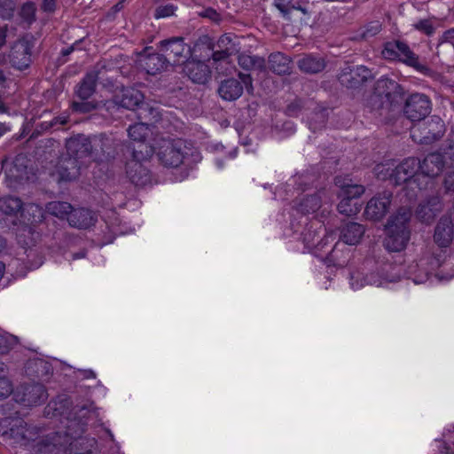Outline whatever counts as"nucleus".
<instances>
[{
  "label": "nucleus",
  "mask_w": 454,
  "mask_h": 454,
  "mask_svg": "<svg viewBox=\"0 0 454 454\" xmlns=\"http://www.w3.org/2000/svg\"><path fill=\"white\" fill-rule=\"evenodd\" d=\"M404 90L396 81L380 78L375 84L373 92L367 98L365 108L374 118L387 122L399 107Z\"/></svg>",
  "instance_id": "1"
},
{
  "label": "nucleus",
  "mask_w": 454,
  "mask_h": 454,
  "mask_svg": "<svg viewBox=\"0 0 454 454\" xmlns=\"http://www.w3.org/2000/svg\"><path fill=\"white\" fill-rule=\"evenodd\" d=\"M154 150L165 168H176L182 164L190 166L200 160L199 152L181 138L161 137L156 141Z\"/></svg>",
  "instance_id": "2"
},
{
  "label": "nucleus",
  "mask_w": 454,
  "mask_h": 454,
  "mask_svg": "<svg viewBox=\"0 0 454 454\" xmlns=\"http://www.w3.org/2000/svg\"><path fill=\"white\" fill-rule=\"evenodd\" d=\"M411 210L409 207H400L396 214L391 216L386 225L384 246L390 252L403 250L410 240L411 231L409 223Z\"/></svg>",
  "instance_id": "3"
},
{
  "label": "nucleus",
  "mask_w": 454,
  "mask_h": 454,
  "mask_svg": "<svg viewBox=\"0 0 454 454\" xmlns=\"http://www.w3.org/2000/svg\"><path fill=\"white\" fill-rule=\"evenodd\" d=\"M381 53L384 59L401 61L434 80H439L442 77L438 72L431 69L427 65L421 64L419 56L403 41L395 40L386 43Z\"/></svg>",
  "instance_id": "4"
},
{
  "label": "nucleus",
  "mask_w": 454,
  "mask_h": 454,
  "mask_svg": "<svg viewBox=\"0 0 454 454\" xmlns=\"http://www.w3.org/2000/svg\"><path fill=\"white\" fill-rule=\"evenodd\" d=\"M27 432L26 419L19 415L0 419V435L14 448H27Z\"/></svg>",
  "instance_id": "5"
},
{
  "label": "nucleus",
  "mask_w": 454,
  "mask_h": 454,
  "mask_svg": "<svg viewBox=\"0 0 454 454\" xmlns=\"http://www.w3.org/2000/svg\"><path fill=\"white\" fill-rule=\"evenodd\" d=\"M4 183L11 189H18L28 180V155L17 154L14 159L4 165Z\"/></svg>",
  "instance_id": "6"
},
{
  "label": "nucleus",
  "mask_w": 454,
  "mask_h": 454,
  "mask_svg": "<svg viewBox=\"0 0 454 454\" xmlns=\"http://www.w3.org/2000/svg\"><path fill=\"white\" fill-rule=\"evenodd\" d=\"M432 110V103L429 97L424 93L415 92L405 100L403 106L404 115L411 121L424 120Z\"/></svg>",
  "instance_id": "7"
},
{
  "label": "nucleus",
  "mask_w": 454,
  "mask_h": 454,
  "mask_svg": "<svg viewBox=\"0 0 454 454\" xmlns=\"http://www.w3.org/2000/svg\"><path fill=\"white\" fill-rule=\"evenodd\" d=\"M159 50L172 66L184 62L190 55V47L184 43L183 37H172L160 41Z\"/></svg>",
  "instance_id": "8"
},
{
  "label": "nucleus",
  "mask_w": 454,
  "mask_h": 454,
  "mask_svg": "<svg viewBox=\"0 0 454 454\" xmlns=\"http://www.w3.org/2000/svg\"><path fill=\"white\" fill-rule=\"evenodd\" d=\"M239 77L241 82L234 78L223 81L218 87L219 96L226 101H234L238 99L243 93V85L247 91L253 90V79L249 74L239 73Z\"/></svg>",
  "instance_id": "9"
},
{
  "label": "nucleus",
  "mask_w": 454,
  "mask_h": 454,
  "mask_svg": "<svg viewBox=\"0 0 454 454\" xmlns=\"http://www.w3.org/2000/svg\"><path fill=\"white\" fill-rule=\"evenodd\" d=\"M67 155L76 158L80 161L84 159L96 160L98 153L93 151V142L84 135H77L66 140Z\"/></svg>",
  "instance_id": "10"
},
{
  "label": "nucleus",
  "mask_w": 454,
  "mask_h": 454,
  "mask_svg": "<svg viewBox=\"0 0 454 454\" xmlns=\"http://www.w3.org/2000/svg\"><path fill=\"white\" fill-rule=\"evenodd\" d=\"M394 184L400 185L407 182H417L420 174L419 160L415 157L404 159L400 164L395 166Z\"/></svg>",
  "instance_id": "11"
},
{
  "label": "nucleus",
  "mask_w": 454,
  "mask_h": 454,
  "mask_svg": "<svg viewBox=\"0 0 454 454\" xmlns=\"http://www.w3.org/2000/svg\"><path fill=\"white\" fill-rule=\"evenodd\" d=\"M106 66L98 63L93 70L88 72L76 86L75 94L81 100L89 99L96 91L97 82L102 78Z\"/></svg>",
  "instance_id": "12"
},
{
  "label": "nucleus",
  "mask_w": 454,
  "mask_h": 454,
  "mask_svg": "<svg viewBox=\"0 0 454 454\" xmlns=\"http://www.w3.org/2000/svg\"><path fill=\"white\" fill-rule=\"evenodd\" d=\"M391 199L392 193L390 192H384L372 198L364 209L366 217L374 221L382 219L388 211Z\"/></svg>",
  "instance_id": "13"
},
{
  "label": "nucleus",
  "mask_w": 454,
  "mask_h": 454,
  "mask_svg": "<svg viewBox=\"0 0 454 454\" xmlns=\"http://www.w3.org/2000/svg\"><path fill=\"white\" fill-rule=\"evenodd\" d=\"M372 77V73L369 68L364 66H356L344 69L339 75V81L348 88H356Z\"/></svg>",
  "instance_id": "14"
},
{
  "label": "nucleus",
  "mask_w": 454,
  "mask_h": 454,
  "mask_svg": "<svg viewBox=\"0 0 454 454\" xmlns=\"http://www.w3.org/2000/svg\"><path fill=\"white\" fill-rule=\"evenodd\" d=\"M219 50L214 51L212 59L215 62L224 60L240 50V38L232 35H223L217 41Z\"/></svg>",
  "instance_id": "15"
},
{
  "label": "nucleus",
  "mask_w": 454,
  "mask_h": 454,
  "mask_svg": "<svg viewBox=\"0 0 454 454\" xmlns=\"http://www.w3.org/2000/svg\"><path fill=\"white\" fill-rule=\"evenodd\" d=\"M138 63L148 74H157L170 66L162 52L143 53L139 56Z\"/></svg>",
  "instance_id": "16"
},
{
  "label": "nucleus",
  "mask_w": 454,
  "mask_h": 454,
  "mask_svg": "<svg viewBox=\"0 0 454 454\" xmlns=\"http://www.w3.org/2000/svg\"><path fill=\"white\" fill-rule=\"evenodd\" d=\"M119 143L111 136L99 135L93 140V151L98 153L95 160H110L116 154Z\"/></svg>",
  "instance_id": "17"
},
{
  "label": "nucleus",
  "mask_w": 454,
  "mask_h": 454,
  "mask_svg": "<svg viewBox=\"0 0 454 454\" xmlns=\"http://www.w3.org/2000/svg\"><path fill=\"white\" fill-rule=\"evenodd\" d=\"M83 161L69 155L62 156L57 165V172L62 181L74 180L79 175Z\"/></svg>",
  "instance_id": "18"
},
{
  "label": "nucleus",
  "mask_w": 454,
  "mask_h": 454,
  "mask_svg": "<svg viewBox=\"0 0 454 454\" xmlns=\"http://www.w3.org/2000/svg\"><path fill=\"white\" fill-rule=\"evenodd\" d=\"M67 222L70 226L79 229L87 230L95 225L97 215L94 212L87 208H76L69 214Z\"/></svg>",
  "instance_id": "19"
},
{
  "label": "nucleus",
  "mask_w": 454,
  "mask_h": 454,
  "mask_svg": "<svg viewBox=\"0 0 454 454\" xmlns=\"http://www.w3.org/2000/svg\"><path fill=\"white\" fill-rule=\"evenodd\" d=\"M127 176L130 182L137 187H144L151 183L149 170L137 160H131L127 163Z\"/></svg>",
  "instance_id": "20"
},
{
  "label": "nucleus",
  "mask_w": 454,
  "mask_h": 454,
  "mask_svg": "<svg viewBox=\"0 0 454 454\" xmlns=\"http://www.w3.org/2000/svg\"><path fill=\"white\" fill-rule=\"evenodd\" d=\"M445 161L444 156L440 153H432L419 160V171L424 176H437L443 169Z\"/></svg>",
  "instance_id": "21"
},
{
  "label": "nucleus",
  "mask_w": 454,
  "mask_h": 454,
  "mask_svg": "<svg viewBox=\"0 0 454 454\" xmlns=\"http://www.w3.org/2000/svg\"><path fill=\"white\" fill-rule=\"evenodd\" d=\"M442 208V200L438 196H432L420 203L416 210L417 217L425 223H430Z\"/></svg>",
  "instance_id": "22"
},
{
  "label": "nucleus",
  "mask_w": 454,
  "mask_h": 454,
  "mask_svg": "<svg viewBox=\"0 0 454 454\" xmlns=\"http://www.w3.org/2000/svg\"><path fill=\"white\" fill-rule=\"evenodd\" d=\"M453 239V223L450 217H442L434 230V242L442 248L448 247Z\"/></svg>",
  "instance_id": "23"
},
{
  "label": "nucleus",
  "mask_w": 454,
  "mask_h": 454,
  "mask_svg": "<svg viewBox=\"0 0 454 454\" xmlns=\"http://www.w3.org/2000/svg\"><path fill=\"white\" fill-rule=\"evenodd\" d=\"M116 103L126 109L135 110L144 105V95L134 88H124L121 95L116 96Z\"/></svg>",
  "instance_id": "24"
},
{
  "label": "nucleus",
  "mask_w": 454,
  "mask_h": 454,
  "mask_svg": "<svg viewBox=\"0 0 454 454\" xmlns=\"http://www.w3.org/2000/svg\"><path fill=\"white\" fill-rule=\"evenodd\" d=\"M311 223L307 225L301 233V240L306 248L312 250L313 248L322 249L328 242L329 236L321 238V231H318Z\"/></svg>",
  "instance_id": "25"
},
{
  "label": "nucleus",
  "mask_w": 454,
  "mask_h": 454,
  "mask_svg": "<svg viewBox=\"0 0 454 454\" xmlns=\"http://www.w3.org/2000/svg\"><path fill=\"white\" fill-rule=\"evenodd\" d=\"M28 42L22 39L17 42L12 48L10 58L12 66L20 70L28 67Z\"/></svg>",
  "instance_id": "26"
},
{
  "label": "nucleus",
  "mask_w": 454,
  "mask_h": 454,
  "mask_svg": "<svg viewBox=\"0 0 454 454\" xmlns=\"http://www.w3.org/2000/svg\"><path fill=\"white\" fill-rule=\"evenodd\" d=\"M185 72L195 83L204 84L210 78L209 67L201 61H192L185 65Z\"/></svg>",
  "instance_id": "27"
},
{
  "label": "nucleus",
  "mask_w": 454,
  "mask_h": 454,
  "mask_svg": "<svg viewBox=\"0 0 454 454\" xmlns=\"http://www.w3.org/2000/svg\"><path fill=\"white\" fill-rule=\"evenodd\" d=\"M335 184L340 188L339 197L348 198L350 200H356L359 198L364 192V187L360 184H354L350 179L336 176L334 179Z\"/></svg>",
  "instance_id": "28"
},
{
  "label": "nucleus",
  "mask_w": 454,
  "mask_h": 454,
  "mask_svg": "<svg viewBox=\"0 0 454 454\" xmlns=\"http://www.w3.org/2000/svg\"><path fill=\"white\" fill-rule=\"evenodd\" d=\"M291 64V59L279 51L271 53L268 58L270 70L279 75L289 74Z\"/></svg>",
  "instance_id": "29"
},
{
  "label": "nucleus",
  "mask_w": 454,
  "mask_h": 454,
  "mask_svg": "<svg viewBox=\"0 0 454 454\" xmlns=\"http://www.w3.org/2000/svg\"><path fill=\"white\" fill-rule=\"evenodd\" d=\"M297 65L301 72L307 74H317L325 67V59L312 54L302 56L298 60Z\"/></svg>",
  "instance_id": "30"
},
{
  "label": "nucleus",
  "mask_w": 454,
  "mask_h": 454,
  "mask_svg": "<svg viewBox=\"0 0 454 454\" xmlns=\"http://www.w3.org/2000/svg\"><path fill=\"white\" fill-rule=\"evenodd\" d=\"M364 233V228L357 223H347L340 231V239L348 245L353 246L359 243Z\"/></svg>",
  "instance_id": "31"
},
{
  "label": "nucleus",
  "mask_w": 454,
  "mask_h": 454,
  "mask_svg": "<svg viewBox=\"0 0 454 454\" xmlns=\"http://www.w3.org/2000/svg\"><path fill=\"white\" fill-rule=\"evenodd\" d=\"M274 6L286 20H290V15L294 11H300L303 14H308L307 5L301 0H274Z\"/></svg>",
  "instance_id": "32"
},
{
  "label": "nucleus",
  "mask_w": 454,
  "mask_h": 454,
  "mask_svg": "<svg viewBox=\"0 0 454 454\" xmlns=\"http://www.w3.org/2000/svg\"><path fill=\"white\" fill-rule=\"evenodd\" d=\"M23 202L18 197L4 196L0 198V211L7 215H18L22 212Z\"/></svg>",
  "instance_id": "33"
},
{
  "label": "nucleus",
  "mask_w": 454,
  "mask_h": 454,
  "mask_svg": "<svg viewBox=\"0 0 454 454\" xmlns=\"http://www.w3.org/2000/svg\"><path fill=\"white\" fill-rule=\"evenodd\" d=\"M239 65L247 71L258 70L262 71L265 69V60L263 58L258 56H252L247 54H240L238 58Z\"/></svg>",
  "instance_id": "34"
},
{
  "label": "nucleus",
  "mask_w": 454,
  "mask_h": 454,
  "mask_svg": "<svg viewBox=\"0 0 454 454\" xmlns=\"http://www.w3.org/2000/svg\"><path fill=\"white\" fill-rule=\"evenodd\" d=\"M322 192H318L315 194L303 198L299 204V210L302 214H310L316 212L321 207Z\"/></svg>",
  "instance_id": "35"
},
{
  "label": "nucleus",
  "mask_w": 454,
  "mask_h": 454,
  "mask_svg": "<svg viewBox=\"0 0 454 454\" xmlns=\"http://www.w3.org/2000/svg\"><path fill=\"white\" fill-rule=\"evenodd\" d=\"M47 212L59 218H67L73 211V207L70 203L65 201H51L46 206Z\"/></svg>",
  "instance_id": "36"
},
{
  "label": "nucleus",
  "mask_w": 454,
  "mask_h": 454,
  "mask_svg": "<svg viewBox=\"0 0 454 454\" xmlns=\"http://www.w3.org/2000/svg\"><path fill=\"white\" fill-rule=\"evenodd\" d=\"M341 198V200L340 201V203L338 204V211L342 214V215H345L347 216H351V215H356L360 209H361V205L357 202V201H355L354 200H350L348 198H344V197H340Z\"/></svg>",
  "instance_id": "37"
},
{
  "label": "nucleus",
  "mask_w": 454,
  "mask_h": 454,
  "mask_svg": "<svg viewBox=\"0 0 454 454\" xmlns=\"http://www.w3.org/2000/svg\"><path fill=\"white\" fill-rule=\"evenodd\" d=\"M48 394L45 387L41 383L30 384V405L42 404L47 400Z\"/></svg>",
  "instance_id": "38"
},
{
  "label": "nucleus",
  "mask_w": 454,
  "mask_h": 454,
  "mask_svg": "<svg viewBox=\"0 0 454 454\" xmlns=\"http://www.w3.org/2000/svg\"><path fill=\"white\" fill-rule=\"evenodd\" d=\"M411 137L412 139L419 144H430L435 140H437L442 136V130H438L437 132H432L428 130L422 135V132L419 128H413L411 129Z\"/></svg>",
  "instance_id": "39"
},
{
  "label": "nucleus",
  "mask_w": 454,
  "mask_h": 454,
  "mask_svg": "<svg viewBox=\"0 0 454 454\" xmlns=\"http://www.w3.org/2000/svg\"><path fill=\"white\" fill-rule=\"evenodd\" d=\"M394 169L395 163L387 161L386 163L378 164L374 168L375 175L379 179L381 180H389L394 184Z\"/></svg>",
  "instance_id": "40"
},
{
  "label": "nucleus",
  "mask_w": 454,
  "mask_h": 454,
  "mask_svg": "<svg viewBox=\"0 0 454 454\" xmlns=\"http://www.w3.org/2000/svg\"><path fill=\"white\" fill-rule=\"evenodd\" d=\"M128 135L133 141L143 142L148 135V127L142 122L130 125L128 129Z\"/></svg>",
  "instance_id": "41"
},
{
  "label": "nucleus",
  "mask_w": 454,
  "mask_h": 454,
  "mask_svg": "<svg viewBox=\"0 0 454 454\" xmlns=\"http://www.w3.org/2000/svg\"><path fill=\"white\" fill-rule=\"evenodd\" d=\"M30 369H33L36 377L42 378L44 376H48L51 373V364L40 358H30Z\"/></svg>",
  "instance_id": "42"
},
{
  "label": "nucleus",
  "mask_w": 454,
  "mask_h": 454,
  "mask_svg": "<svg viewBox=\"0 0 454 454\" xmlns=\"http://www.w3.org/2000/svg\"><path fill=\"white\" fill-rule=\"evenodd\" d=\"M382 29V24L379 20H372L360 28V37L367 40L378 35Z\"/></svg>",
  "instance_id": "43"
},
{
  "label": "nucleus",
  "mask_w": 454,
  "mask_h": 454,
  "mask_svg": "<svg viewBox=\"0 0 454 454\" xmlns=\"http://www.w3.org/2000/svg\"><path fill=\"white\" fill-rule=\"evenodd\" d=\"M18 345V338L5 332H0V354H6Z\"/></svg>",
  "instance_id": "44"
},
{
  "label": "nucleus",
  "mask_w": 454,
  "mask_h": 454,
  "mask_svg": "<svg viewBox=\"0 0 454 454\" xmlns=\"http://www.w3.org/2000/svg\"><path fill=\"white\" fill-rule=\"evenodd\" d=\"M15 4L13 0H3L0 2V17L4 20H9L13 16Z\"/></svg>",
  "instance_id": "45"
},
{
  "label": "nucleus",
  "mask_w": 454,
  "mask_h": 454,
  "mask_svg": "<svg viewBox=\"0 0 454 454\" xmlns=\"http://www.w3.org/2000/svg\"><path fill=\"white\" fill-rule=\"evenodd\" d=\"M176 10V6L172 4L158 6L154 12V17L156 19L167 18L174 15Z\"/></svg>",
  "instance_id": "46"
},
{
  "label": "nucleus",
  "mask_w": 454,
  "mask_h": 454,
  "mask_svg": "<svg viewBox=\"0 0 454 454\" xmlns=\"http://www.w3.org/2000/svg\"><path fill=\"white\" fill-rule=\"evenodd\" d=\"M96 108V105L92 102L82 100L81 102L74 101L72 103V110L78 113H90Z\"/></svg>",
  "instance_id": "47"
},
{
  "label": "nucleus",
  "mask_w": 454,
  "mask_h": 454,
  "mask_svg": "<svg viewBox=\"0 0 454 454\" xmlns=\"http://www.w3.org/2000/svg\"><path fill=\"white\" fill-rule=\"evenodd\" d=\"M12 392V386L11 381L5 375H0V399L5 398Z\"/></svg>",
  "instance_id": "48"
},
{
  "label": "nucleus",
  "mask_w": 454,
  "mask_h": 454,
  "mask_svg": "<svg viewBox=\"0 0 454 454\" xmlns=\"http://www.w3.org/2000/svg\"><path fill=\"white\" fill-rule=\"evenodd\" d=\"M443 187L446 192H454V165L449 168L445 173Z\"/></svg>",
  "instance_id": "49"
},
{
  "label": "nucleus",
  "mask_w": 454,
  "mask_h": 454,
  "mask_svg": "<svg viewBox=\"0 0 454 454\" xmlns=\"http://www.w3.org/2000/svg\"><path fill=\"white\" fill-rule=\"evenodd\" d=\"M414 26L417 30L421 31L427 35H431L434 32V27L429 20H421Z\"/></svg>",
  "instance_id": "50"
},
{
  "label": "nucleus",
  "mask_w": 454,
  "mask_h": 454,
  "mask_svg": "<svg viewBox=\"0 0 454 454\" xmlns=\"http://www.w3.org/2000/svg\"><path fill=\"white\" fill-rule=\"evenodd\" d=\"M13 399L18 403H24L27 400V388L26 386H21L20 387L12 388Z\"/></svg>",
  "instance_id": "51"
},
{
  "label": "nucleus",
  "mask_w": 454,
  "mask_h": 454,
  "mask_svg": "<svg viewBox=\"0 0 454 454\" xmlns=\"http://www.w3.org/2000/svg\"><path fill=\"white\" fill-rule=\"evenodd\" d=\"M302 108V102L301 99H295L291 102L286 107V114L289 116H296Z\"/></svg>",
  "instance_id": "52"
},
{
  "label": "nucleus",
  "mask_w": 454,
  "mask_h": 454,
  "mask_svg": "<svg viewBox=\"0 0 454 454\" xmlns=\"http://www.w3.org/2000/svg\"><path fill=\"white\" fill-rule=\"evenodd\" d=\"M200 16L207 18L213 21H219L221 20L220 14L215 9L210 7L200 12Z\"/></svg>",
  "instance_id": "53"
},
{
  "label": "nucleus",
  "mask_w": 454,
  "mask_h": 454,
  "mask_svg": "<svg viewBox=\"0 0 454 454\" xmlns=\"http://www.w3.org/2000/svg\"><path fill=\"white\" fill-rule=\"evenodd\" d=\"M30 211H32L33 213L37 212V214H38L37 215H33V222L39 223L43 220V212L38 205L30 204Z\"/></svg>",
  "instance_id": "54"
},
{
  "label": "nucleus",
  "mask_w": 454,
  "mask_h": 454,
  "mask_svg": "<svg viewBox=\"0 0 454 454\" xmlns=\"http://www.w3.org/2000/svg\"><path fill=\"white\" fill-rule=\"evenodd\" d=\"M364 282L367 285H374V286H381L383 284V280L380 279L374 273H372L369 276L364 278Z\"/></svg>",
  "instance_id": "55"
},
{
  "label": "nucleus",
  "mask_w": 454,
  "mask_h": 454,
  "mask_svg": "<svg viewBox=\"0 0 454 454\" xmlns=\"http://www.w3.org/2000/svg\"><path fill=\"white\" fill-rule=\"evenodd\" d=\"M454 39V28L445 31L442 36L441 43L448 42Z\"/></svg>",
  "instance_id": "56"
},
{
  "label": "nucleus",
  "mask_w": 454,
  "mask_h": 454,
  "mask_svg": "<svg viewBox=\"0 0 454 454\" xmlns=\"http://www.w3.org/2000/svg\"><path fill=\"white\" fill-rule=\"evenodd\" d=\"M81 373L84 379H95L96 373L92 370H82Z\"/></svg>",
  "instance_id": "57"
},
{
  "label": "nucleus",
  "mask_w": 454,
  "mask_h": 454,
  "mask_svg": "<svg viewBox=\"0 0 454 454\" xmlns=\"http://www.w3.org/2000/svg\"><path fill=\"white\" fill-rule=\"evenodd\" d=\"M17 240L18 242L21 245L22 247H24L25 251L27 250V241H26V237L24 234L22 233H20V234H17Z\"/></svg>",
  "instance_id": "58"
},
{
  "label": "nucleus",
  "mask_w": 454,
  "mask_h": 454,
  "mask_svg": "<svg viewBox=\"0 0 454 454\" xmlns=\"http://www.w3.org/2000/svg\"><path fill=\"white\" fill-rule=\"evenodd\" d=\"M6 30L4 27H0V47L5 43Z\"/></svg>",
  "instance_id": "59"
},
{
  "label": "nucleus",
  "mask_w": 454,
  "mask_h": 454,
  "mask_svg": "<svg viewBox=\"0 0 454 454\" xmlns=\"http://www.w3.org/2000/svg\"><path fill=\"white\" fill-rule=\"evenodd\" d=\"M56 4H42V9L44 12H51L55 10Z\"/></svg>",
  "instance_id": "60"
},
{
  "label": "nucleus",
  "mask_w": 454,
  "mask_h": 454,
  "mask_svg": "<svg viewBox=\"0 0 454 454\" xmlns=\"http://www.w3.org/2000/svg\"><path fill=\"white\" fill-rule=\"evenodd\" d=\"M10 130V127L5 123L0 122V137Z\"/></svg>",
  "instance_id": "61"
},
{
  "label": "nucleus",
  "mask_w": 454,
  "mask_h": 454,
  "mask_svg": "<svg viewBox=\"0 0 454 454\" xmlns=\"http://www.w3.org/2000/svg\"><path fill=\"white\" fill-rule=\"evenodd\" d=\"M43 264V258L40 257L37 262L30 263V270L32 268H38Z\"/></svg>",
  "instance_id": "62"
},
{
  "label": "nucleus",
  "mask_w": 454,
  "mask_h": 454,
  "mask_svg": "<svg viewBox=\"0 0 454 454\" xmlns=\"http://www.w3.org/2000/svg\"><path fill=\"white\" fill-rule=\"evenodd\" d=\"M85 255H86V252L85 251H81L79 253L74 254H73V259L83 258V257H85Z\"/></svg>",
  "instance_id": "63"
},
{
  "label": "nucleus",
  "mask_w": 454,
  "mask_h": 454,
  "mask_svg": "<svg viewBox=\"0 0 454 454\" xmlns=\"http://www.w3.org/2000/svg\"><path fill=\"white\" fill-rule=\"evenodd\" d=\"M336 251H337V244L333 247V248L331 250V252H330V254H329V256H330L332 259H334V258H335Z\"/></svg>",
  "instance_id": "64"
}]
</instances>
